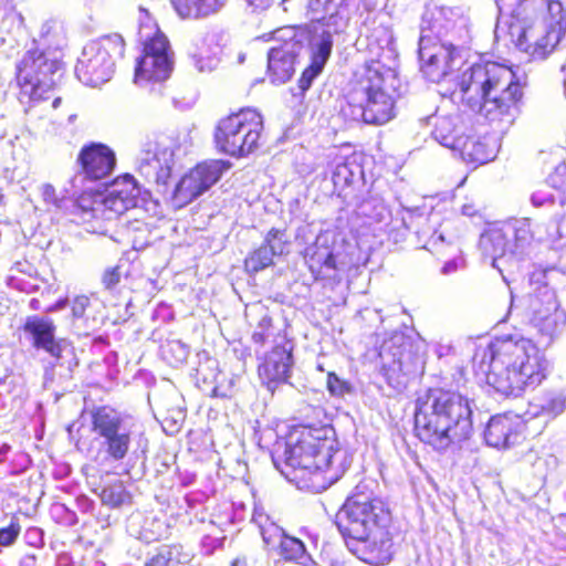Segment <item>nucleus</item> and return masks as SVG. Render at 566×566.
I'll list each match as a JSON object with an SVG mask.
<instances>
[{"label":"nucleus","instance_id":"54","mask_svg":"<svg viewBox=\"0 0 566 566\" xmlns=\"http://www.w3.org/2000/svg\"><path fill=\"white\" fill-rule=\"evenodd\" d=\"M554 232H548V238L553 241L566 240V214L554 224Z\"/></svg>","mask_w":566,"mask_h":566},{"label":"nucleus","instance_id":"21","mask_svg":"<svg viewBox=\"0 0 566 566\" xmlns=\"http://www.w3.org/2000/svg\"><path fill=\"white\" fill-rule=\"evenodd\" d=\"M55 325L50 317L29 316L24 323L23 331L31 337L32 346L42 349L51 355L61 367L70 373L77 366L74 347L65 338H55Z\"/></svg>","mask_w":566,"mask_h":566},{"label":"nucleus","instance_id":"52","mask_svg":"<svg viewBox=\"0 0 566 566\" xmlns=\"http://www.w3.org/2000/svg\"><path fill=\"white\" fill-rule=\"evenodd\" d=\"M224 541V537H214L211 535H206L201 539V546L205 552V554L210 555L213 554V552L222 546Z\"/></svg>","mask_w":566,"mask_h":566},{"label":"nucleus","instance_id":"14","mask_svg":"<svg viewBox=\"0 0 566 566\" xmlns=\"http://www.w3.org/2000/svg\"><path fill=\"white\" fill-rule=\"evenodd\" d=\"M125 42L122 35L114 33L101 36L87 43L75 66L77 78L87 86L96 87L111 80L115 71V61L122 57Z\"/></svg>","mask_w":566,"mask_h":566},{"label":"nucleus","instance_id":"57","mask_svg":"<svg viewBox=\"0 0 566 566\" xmlns=\"http://www.w3.org/2000/svg\"><path fill=\"white\" fill-rule=\"evenodd\" d=\"M249 6L253 7L254 9H265L270 6L271 0H247Z\"/></svg>","mask_w":566,"mask_h":566},{"label":"nucleus","instance_id":"58","mask_svg":"<svg viewBox=\"0 0 566 566\" xmlns=\"http://www.w3.org/2000/svg\"><path fill=\"white\" fill-rule=\"evenodd\" d=\"M36 559L34 555H27L20 560V566H35Z\"/></svg>","mask_w":566,"mask_h":566},{"label":"nucleus","instance_id":"12","mask_svg":"<svg viewBox=\"0 0 566 566\" xmlns=\"http://www.w3.org/2000/svg\"><path fill=\"white\" fill-rule=\"evenodd\" d=\"M139 40L144 43V54L137 60L135 69V83L139 86L158 85L161 92L163 83L169 78L172 71V60L167 38L159 32L157 25L148 17L147 11L140 7Z\"/></svg>","mask_w":566,"mask_h":566},{"label":"nucleus","instance_id":"51","mask_svg":"<svg viewBox=\"0 0 566 566\" xmlns=\"http://www.w3.org/2000/svg\"><path fill=\"white\" fill-rule=\"evenodd\" d=\"M120 276L118 268L107 269L102 275V283L106 290L111 291L119 283Z\"/></svg>","mask_w":566,"mask_h":566},{"label":"nucleus","instance_id":"42","mask_svg":"<svg viewBox=\"0 0 566 566\" xmlns=\"http://www.w3.org/2000/svg\"><path fill=\"white\" fill-rule=\"evenodd\" d=\"M263 243L269 247L274 256L282 255L287 249L286 233L283 230L273 228L266 233Z\"/></svg>","mask_w":566,"mask_h":566},{"label":"nucleus","instance_id":"4","mask_svg":"<svg viewBox=\"0 0 566 566\" xmlns=\"http://www.w3.org/2000/svg\"><path fill=\"white\" fill-rule=\"evenodd\" d=\"M526 77L496 62L475 63L459 80V97L490 123L511 126L521 113Z\"/></svg>","mask_w":566,"mask_h":566},{"label":"nucleus","instance_id":"59","mask_svg":"<svg viewBox=\"0 0 566 566\" xmlns=\"http://www.w3.org/2000/svg\"><path fill=\"white\" fill-rule=\"evenodd\" d=\"M455 270H457V263H455V261H450V262H447V263L443 265V268H442L441 272H442L443 274H450V273L454 272Z\"/></svg>","mask_w":566,"mask_h":566},{"label":"nucleus","instance_id":"24","mask_svg":"<svg viewBox=\"0 0 566 566\" xmlns=\"http://www.w3.org/2000/svg\"><path fill=\"white\" fill-rule=\"evenodd\" d=\"M224 40L226 34L218 27L207 28L195 35L188 56L199 73H210L218 67Z\"/></svg>","mask_w":566,"mask_h":566},{"label":"nucleus","instance_id":"30","mask_svg":"<svg viewBox=\"0 0 566 566\" xmlns=\"http://www.w3.org/2000/svg\"><path fill=\"white\" fill-rule=\"evenodd\" d=\"M428 122L432 126L433 139L451 150L461 143L468 132L465 118L458 111L449 114L436 113L428 118Z\"/></svg>","mask_w":566,"mask_h":566},{"label":"nucleus","instance_id":"44","mask_svg":"<svg viewBox=\"0 0 566 566\" xmlns=\"http://www.w3.org/2000/svg\"><path fill=\"white\" fill-rule=\"evenodd\" d=\"M531 201H532L533 206H535V207L554 205L555 202H558L557 192L552 190L551 187H547V184H546L543 188L536 190L532 195Z\"/></svg>","mask_w":566,"mask_h":566},{"label":"nucleus","instance_id":"35","mask_svg":"<svg viewBox=\"0 0 566 566\" xmlns=\"http://www.w3.org/2000/svg\"><path fill=\"white\" fill-rule=\"evenodd\" d=\"M192 557L193 554L181 544L161 545L146 560L145 566H185Z\"/></svg>","mask_w":566,"mask_h":566},{"label":"nucleus","instance_id":"15","mask_svg":"<svg viewBox=\"0 0 566 566\" xmlns=\"http://www.w3.org/2000/svg\"><path fill=\"white\" fill-rule=\"evenodd\" d=\"M61 62L53 52L29 50L17 65V82L21 97L40 101L57 83Z\"/></svg>","mask_w":566,"mask_h":566},{"label":"nucleus","instance_id":"48","mask_svg":"<svg viewBox=\"0 0 566 566\" xmlns=\"http://www.w3.org/2000/svg\"><path fill=\"white\" fill-rule=\"evenodd\" d=\"M41 195L45 203L59 209L63 207V199L57 196L56 190L52 185H43L41 187Z\"/></svg>","mask_w":566,"mask_h":566},{"label":"nucleus","instance_id":"18","mask_svg":"<svg viewBox=\"0 0 566 566\" xmlns=\"http://www.w3.org/2000/svg\"><path fill=\"white\" fill-rule=\"evenodd\" d=\"M179 153L180 144L174 137H147L136 159V168L148 182L165 191L172 177Z\"/></svg>","mask_w":566,"mask_h":566},{"label":"nucleus","instance_id":"7","mask_svg":"<svg viewBox=\"0 0 566 566\" xmlns=\"http://www.w3.org/2000/svg\"><path fill=\"white\" fill-rule=\"evenodd\" d=\"M472 401L458 391L431 389L418 397L415 410L417 437L436 450L468 439L472 432Z\"/></svg>","mask_w":566,"mask_h":566},{"label":"nucleus","instance_id":"26","mask_svg":"<svg viewBox=\"0 0 566 566\" xmlns=\"http://www.w3.org/2000/svg\"><path fill=\"white\" fill-rule=\"evenodd\" d=\"M334 36L328 31L312 27L307 31V35H302L306 39L311 60L310 65L303 71L298 80V87L302 92L307 91L313 81L322 73L332 53Z\"/></svg>","mask_w":566,"mask_h":566},{"label":"nucleus","instance_id":"40","mask_svg":"<svg viewBox=\"0 0 566 566\" xmlns=\"http://www.w3.org/2000/svg\"><path fill=\"white\" fill-rule=\"evenodd\" d=\"M273 256L269 247L263 243L245 259V268L248 271L259 272L272 264Z\"/></svg>","mask_w":566,"mask_h":566},{"label":"nucleus","instance_id":"2","mask_svg":"<svg viewBox=\"0 0 566 566\" xmlns=\"http://www.w3.org/2000/svg\"><path fill=\"white\" fill-rule=\"evenodd\" d=\"M275 468L290 482L326 490L350 465L347 452L337 447L332 427H294L282 453L272 455Z\"/></svg>","mask_w":566,"mask_h":566},{"label":"nucleus","instance_id":"11","mask_svg":"<svg viewBox=\"0 0 566 566\" xmlns=\"http://www.w3.org/2000/svg\"><path fill=\"white\" fill-rule=\"evenodd\" d=\"M90 416L95 434L93 443L97 444L94 460L101 463L124 460L140 437L134 419L108 406L94 408Z\"/></svg>","mask_w":566,"mask_h":566},{"label":"nucleus","instance_id":"38","mask_svg":"<svg viewBox=\"0 0 566 566\" xmlns=\"http://www.w3.org/2000/svg\"><path fill=\"white\" fill-rule=\"evenodd\" d=\"M198 365L195 368V378L197 381L213 384L217 381L219 370L218 361L212 358L208 352L201 350L197 354Z\"/></svg>","mask_w":566,"mask_h":566},{"label":"nucleus","instance_id":"45","mask_svg":"<svg viewBox=\"0 0 566 566\" xmlns=\"http://www.w3.org/2000/svg\"><path fill=\"white\" fill-rule=\"evenodd\" d=\"M272 319L268 314H263L259 321L256 329L252 334L255 344L263 345L271 335Z\"/></svg>","mask_w":566,"mask_h":566},{"label":"nucleus","instance_id":"17","mask_svg":"<svg viewBox=\"0 0 566 566\" xmlns=\"http://www.w3.org/2000/svg\"><path fill=\"white\" fill-rule=\"evenodd\" d=\"M379 357L382 376L396 391H402L409 379L423 370L422 355L413 349L411 342L402 333H395L381 346Z\"/></svg>","mask_w":566,"mask_h":566},{"label":"nucleus","instance_id":"60","mask_svg":"<svg viewBox=\"0 0 566 566\" xmlns=\"http://www.w3.org/2000/svg\"><path fill=\"white\" fill-rule=\"evenodd\" d=\"M11 450V447L8 443H3L0 446V462H3L7 454Z\"/></svg>","mask_w":566,"mask_h":566},{"label":"nucleus","instance_id":"39","mask_svg":"<svg viewBox=\"0 0 566 566\" xmlns=\"http://www.w3.org/2000/svg\"><path fill=\"white\" fill-rule=\"evenodd\" d=\"M165 359L171 365H179L187 360L189 346L179 339L167 340L161 347Z\"/></svg>","mask_w":566,"mask_h":566},{"label":"nucleus","instance_id":"20","mask_svg":"<svg viewBox=\"0 0 566 566\" xmlns=\"http://www.w3.org/2000/svg\"><path fill=\"white\" fill-rule=\"evenodd\" d=\"M530 324L542 336L543 345H549L566 327V312L560 308L556 294L545 289L542 294H528Z\"/></svg>","mask_w":566,"mask_h":566},{"label":"nucleus","instance_id":"28","mask_svg":"<svg viewBox=\"0 0 566 566\" xmlns=\"http://www.w3.org/2000/svg\"><path fill=\"white\" fill-rule=\"evenodd\" d=\"M292 349L291 343L283 339L282 344L275 345L259 366V376L263 385L272 392L277 385L286 382L291 376Z\"/></svg>","mask_w":566,"mask_h":566},{"label":"nucleus","instance_id":"46","mask_svg":"<svg viewBox=\"0 0 566 566\" xmlns=\"http://www.w3.org/2000/svg\"><path fill=\"white\" fill-rule=\"evenodd\" d=\"M20 531V524L14 521H12L9 526L0 528V546L8 547L13 545Z\"/></svg>","mask_w":566,"mask_h":566},{"label":"nucleus","instance_id":"9","mask_svg":"<svg viewBox=\"0 0 566 566\" xmlns=\"http://www.w3.org/2000/svg\"><path fill=\"white\" fill-rule=\"evenodd\" d=\"M140 186L132 175L116 178L105 193H83L75 203V214L86 224V231L107 234L106 222L116 220L125 211L145 201Z\"/></svg>","mask_w":566,"mask_h":566},{"label":"nucleus","instance_id":"31","mask_svg":"<svg viewBox=\"0 0 566 566\" xmlns=\"http://www.w3.org/2000/svg\"><path fill=\"white\" fill-rule=\"evenodd\" d=\"M566 409V396L563 391H546L535 396L524 412L525 420L543 417L552 420Z\"/></svg>","mask_w":566,"mask_h":566},{"label":"nucleus","instance_id":"53","mask_svg":"<svg viewBox=\"0 0 566 566\" xmlns=\"http://www.w3.org/2000/svg\"><path fill=\"white\" fill-rule=\"evenodd\" d=\"M449 223H444L441 226L439 231H434L430 238V243L436 245L438 242H447L448 244H452L454 240V235L448 233Z\"/></svg>","mask_w":566,"mask_h":566},{"label":"nucleus","instance_id":"10","mask_svg":"<svg viewBox=\"0 0 566 566\" xmlns=\"http://www.w3.org/2000/svg\"><path fill=\"white\" fill-rule=\"evenodd\" d=\"M533 237L528 218H513L488 228L481 234L480 248L507 282L504 270L518 268V262L527 254Z\"/></svg>","mask_w":566,"mask_h":566},{"label":"nucleus","instance_id":"5","mask_svg":"<svg viewBox=\"0 0 566 566\" xmlns=\"http://www.w3.org/2000/svg\"><path fill=\"white\" fill-rule=\"evenodd\" d=\"M481 356V370L486 382L502 395H518L527 386H536L545 377L547 361L530 338L518 335L495 338L475 353Z\"/></svg>","mask_w":566,"mask_h":566},{"label":"nucleus","instance_id":"36","mask_svg":"<svg viewBox=\"0 0 566 566\" xmlns=\"http://www.w3.org/2000/svg\"><path fill=\"white\" fill-rule=\"evenodd\" d=\"M40 42L46 48V52L61 49L64 44L63 27L55 20L45 21L40 30Z\"/></svg>","mask_w":566,"mask_h":566},{"label":"nucleus","instance_id":"55","mask_svg":"<svg viewBox=\"0 0 566 566\" xmlns=\"http://www.w3.org/2000/svg\"><path fill=\"white\" fill-rule=\"evenodd\" d=\"M460 212L462 216L473 218V217L480 216V208L475 205L474 201L471 200V201L464 202L461 206Z\"/></svg>","mask_w":566,"mask_h":566},{"label":"nucleus","instance_id":"43","mask_svg":"<svg viewBox=\"0 0 566 566\" xmlns=\"http://www.w3.org/2000/svg\"><path fill=\"white\" fill-rule=\"evenodd\" d=\"M327 389L334 397H344L353 392V386L348 381L340 379L334 371L327 374Z\"/></svg>","mask_w":566,"mask_h":566},{"label":"nucleus","instance_id":"6","mask_svg":"<svg viewBox=\"0 0 566 566\" xmlns=\"http://www.w3.org/2000/svg\"><path fill=\"white\" fill-rule=\"evenodd\" d=\"M500 14H509L515 45L533 59H545L566 32V11L557 0H495Z\"/></svg>","mask_w":566,"mask_h":566},{"label":"nucleus","instance_id":"16","mask_svg":"<svg viewBox=\"0 0 566 566\" xmlns=\"http://www.w3.org/2000/svg\"><path fill=\"white\" fill-rule=\"evenodd\" d=\"M304 261L316 280L338 281L350 268L343 239L334 229L321 231L303 251Z\"/></svg>","mask_w":566,"mask_h":566},{"label":"nucleus","instance_id":"50","mask_svg":"<svg viewBox=\"0 0 566 566\" xmlns=\"http://www.w3.org/2000/svg\"><path fill=\"white\" fill-rule=\"evenodd\" d=\"M21 15L15 11V7L10 0H0V28L7 20H13Z\"/></svg>","mask_w":566,"mask_h":566},{"label":"nucleus","instance_id":"32","mask_svg":"<svg viewBox=\"0 0 566 566\" xmlns=\"http://www.w3.org/2000/svg\"><path fill=\"white\" fill-rule=\"evenodd\" d=\"M452 151L458 154L463 161L474 167L486 164L495 157L493 149L489 148L484 142L468 135V133Z\"/></svg>","mask_w":566,"mask_h":566},{"label":"nucleus","instance_id":"13","mask_svg":"<svg viewBox=\"0 0 566 566\" xmlns=\"http://www.w3.org/2000/svg\"><path fill=\"white\" fill-rule=\"evenodd\" d=\"M263 119L255 109L245 108L218 123L214 132L217 148L231 157H244L260 145Z\"/></svg>","mask_w":566,"mask_h":566},{"label":"nucleus","instance_id":"56","mask_svg":"<svg viewBox=\"0 0 566 566\" xmlns=\"http://www.w3.org/2000/svg\"><path fill=\"white\" fill-rule=\"evenodd\" d=\"M69 298H61L56 301L54 304L50 305L45 312L46 313H54L64 310L69 305Z\"/></svg>","mask_w":566,"mask_h":566},{"label":"nucleus","instance_id":"29","mask_svg":"<svg viewBox=\"0 0 566 566\" xmlns=\"http://www.w3.org/2000/svg\"><path fill=\"white\" fill-rule=\"evenodd\" d=\"M77 161L86 179L102 180L114 170L116 157L106 145L93 143L81 149Z\"/></svg>","mask_w":566,"mask_h":566},{"label":"nucleus","instance_id":"49","mask_svg":"<svg viewBox=\"0 0 566 566\" xmlns=\"http://www.w3.org/2000/svg\"><path fill=\"white\" fill-rule=\"evenodd\" d=\"M90 305V298L85 295H78L71 303L72 316L74 319L82 318Z\"/></svg>","mask_w":566,"mask_h":566},{"label":"nucleus","instance_id":"22","mask_svg":"<svg viewBox=\"0 0 566 566\" xmlns=\"http://www.w3.org/2000/svg\"><path fill=\"white\" fill-rule=\"evenodd\" d=\"M252 522L259 527L268 551L275 552L286 562H295L300 565L301 563H308L310 555L303 542L296 537L289 536L262 510L254 509Z\"/></svg>","mask_w":566,"mask_h":566},{"label":"nucleus","instance_id":"34","mask_svg":"<svg viewBox=\"0 0 566 566\" xmlns=\"http://www.w3.org/2000/svg\"><path fill=\"white\" fill-rule=\"evenodd\" d=\"M228 0H171L181 18L200 19L218 13Z\"/></svg>","mask_w":566,"mask_h":566},{"label":"nucleus","instance_id":"1","mask_svg":"<svg viewBox=\"0 0 566 566\" xmlns=\"http://www.w3.org/2000/svg\"><path fill=\"white\" fill-rule=\"evenodd\" d=\"M369 60L357 74L347 93V104L354 119L384 125L396 115L395 104L400 81L398 51L392 30L384 24L367 35Z\"/></svg>","mask_w":566,"mask_h":566},{"label":"nucleus","instance_id":"62","mask_svg":"<svg viewBox=\"0 0 566 566\" xmlns=\"http://www.w3.org/2000/svg\"><path fill=\"white\" fill-rule=\"evenodd\" d=\"M231 566H247L245 560L235 559Z\"/></svg>","mask_w":566,"mask_h":566},{"label":"nucleus","instance_id":"63","mask_svg":"<svg viewBox=\"0 0 566 566\" xmlns=\"http://www.w3.org/2000/svg\"><path fill=\"white\" fill-rule=\"evenodd\" d=\"M302 566H318L310 556L308 563H301Z\"/></svg>","mask_w":566,"mask_h":566},{"label":"nucleus","instance_id":"8","mask_svg":"<svg viewBox=\"0 0 566 566\" xmlns=\"http://www.w3.org/2000/svg\"><path fill=\"white\" fill-rule=\"evenodd\" d=\"M449 12L434 8L421 17L418 54L421 71L431 82L442 81L462 64V51L471 41L465 19L451 20Z\"/></svg>","mask_w":566,"mask_h":566},{"label":"nucleus","instance_id":"23","mask_svg":"<svg viewBox=\"0 0 566 566\" xmlns=\"http://www.w3.org/2000/svg\"><path fill=\"white\" fill-rule=\"evenodd\" d=\"M356 0H308L306 14L312 28L328 31L332 35L344 33L350 20V7Z\"/></svg>","mask_w":566,"mask_h":566},{"label":"nucleus","instance_id":"19","mask_svg":"<svg viewBox=\"0 0 566 566\" xmlns=\"http://www.w3.org/2000/svg\"><path fill=\"white\" fill-rule=\"evenodd\" d=\"M302 35H307V32H297L291 27L273 32V40L281 43L272 46L268 53V76L271 83L283 84L293 76L296 56L302 43L306 41Z\"/></svg>","mask_w":566,"mask_h":566},{"label":"nucleus","instance_id":"33","mask_svg":"<svg viewBox=\"0 0 566 566\" xmlns=\"http://www.w3.org/2000/svg\"><path fill=\"white\" fill-rule=\"evenodd\" d=\"M528 282L533 289L530 294H542L545 289L556 294V289L566 286V270L560 266L535 269L530 273Z\"/></svg>","mask_w":566,"mask_h":566},{"label":"nucleus","instance_id":"41","mask_svg":"<svg viewBox=\"0 0 566 566\" xmlns=\"http://www.w3.org/2000/svg\"><path fill=\"white\" fill-rule=\"evenodd\" d=\"M547 187L557 192L558 203L566 202V165L559 164L547 178Z\"/></svg>","mask_w":566,"mask_h":566},{"label":"nucleus","instance_id":"61","mask_svg":"<svg viewBox=\"0 0 566 566\" xmlns=\"http://www.w3.org/2000/svg\"><path fill=\"white\" fill-rule=\"evenodd\" d=\"M39 304H40V302H39L36 298H32V300L30 301V307H31L32 310H38V308H39Z\"/></svg>","mask_w":566,"mask_h":566},{"label":"nucleus","instance_id":"37","mask_svg":"<svg viewBox=\"0 0 566 566\" xmlns=\"http://www.w3.org/2000/svg\"><path fill=\"white\" fill-rule=\"evenodd\" d=\"M101 501L104 505H107L112 509H118L123 505L129 504L132 496L123 482L117 481L103 488L101 493Z\"/></svg>","mask_w":566,"mask_h":566},{"label":"nucleus","instance_id":"25","mask_svg":"<svg viewBox=\"0 0 566 566\" xmlns=\"http://www.w3.org/2000/svg\"><path fill=\"white\" fill-rule=\"evenodd\" d=\"M224 169V163L220 160L205 161L197 165L176 185L175 197L179 200L192 201L214 185Z\"/></svg>","mask_w":566,"mask_h":566},{"label":"nucleus","instance_id":"27","mask_svg":"<svg viewBox=\"0 0 566 566\" xmlns=\"http://www.w3.org/2000/svg\"><path fill=\"white\" fill-rule=\"evenodd\" d=\"M518 415L499 413L492 416L484 430V440L495 449H510L524 439V422Z\"/></svg>","mask_w":566,"mask_h":566},{"label":"nucleus","instance_id":"47","mask_svg":"<svg viewBox=\"0 0 566 566\" xmlns=\"http://www.w3.org/2000/svg\"><path fill=\"white\" fill-rule=\"evenodd\" d=\"M354 172L350 170L347 163L337 164L333 171V181L335 185L352 182Z\"/></svg>","mask_w":566,"mask_h":566},{"label":"nucleus","instance_id":"3","mask_svg":"<svg viewBox=\"0 0 566 566\" xmlns=\"http://www.w3.org/2000/svg\"><path fill=\"white\" fill-rule=\"evenodd\" d=\"M390 522V512L364 482L355 486L337 514L347 548L360 560L376 566L388 564L394 555Z\"/></svg>","mask_w":566,"mask_h":566},{"label":"nucleus","instance_id":"64","mask_svg":"<svg viewBox=\"0 0 566 566\" xmlns=\"http://www.w3.org/2000/svg\"><path fill=\"white\" fill-rule=\"evenodd\" d=\"M93 566H105V564H104V563H102V562H95V563L93 564Z\"/></svg>","mask_w":566,"mask_h":566}]
</instances>
